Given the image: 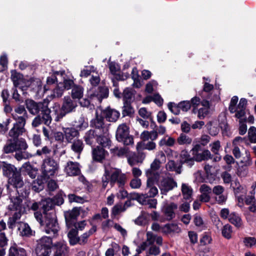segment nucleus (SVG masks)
<instances>
[{
    "label": "nucleus",
    "instance_id": "33",
    "mask_svg": "<svg viewBox=\"0 0 256 256\" xmlns=\"http://www.w3.org/2000/svg\"><path fill=\"white\" fill-rule=\"evenodd\" d=\"M181 190L184 198L186 200H190L193 193V190L192 187L188 184H182Z\"/></svg>",
    "mask_w": 256,
    "mask_h": 256
},
{
    "label": "nucleus",
    "instance_id": "2",
    "mask_svg": "<svg viewBox=\"0 0 256 256\" xmlns=\"http://www.w3.org/2000/svg\"><path fill=\"white\" fill-rule=\"evenodd\" d=\"M126 180V174L122 173L120 169L106 166L104 173L102 178V188H105L108 182L111 186L116 184L118 187H122Z\"/></svg>",
    "mask_w": 256,
    "mask_h": 256
},
{
    "label": "nucleus",
    "instance_id": "21",
    "mask_svg": "<svg viewBox=\"0 0 256 256\" xmlns=\"http://www.w3.org/2000/svg\"><path fill=\"white\" fill-rule=\"evenodd\" d=\"M3 174L10 179L18 172L15 166L11 164L4 162L2 166Z\"/></svg>",
    "mask_w": 256,
    "mask_h": 256
},
{
    "label": "nucleus",
    "instance_id": "24",
    "mask_svg": "<svg viewBox=\"0 0 256 256\" xmlns=\"http://www.w3.org/2000/svg\"><path fill=\"white\" fill-rule=\"evenodd\" d=\"M84 88L80 85H76L72 88L71 90V98L74 100H80L84 96Z\"/></svg>",
    "mask_w": 256,
    "mask_h": 256
},
{
    "label": "nucleus",
    "instance_id": "40",
    "mask_svg": "<svg viewBox=\"0 0 256 256\" xmlns=\"http://www.w3.org/2000/svg\"><path fill=\"white\" fill-rule=\"evenodd\" d=\"M98 132L92 130H90L88 131L84 136V140L87 144L92 145L94 139L96 137L97 138Z\"/></svg>",
    "mask_w": 256,
    "mask_h": 256
},
{
    "label": "nucleus",
    "instance_id": "37",
    "mask_svg": "<svg viewBox=\"0 0 256 256\" xmlns=\"http://www.w3.org/2000/svg\"><path fill=\"white\" fill-rule=\"evenodd\" d=\"M13 138V141L14 144L16 147V151H23L26 150L28 146L26 142L24 139H18V138Z\"/></svg>",
    "mask_w": 256,
    "mask_h": 256
},
{
    "label": "nucleus",
    "instance_id": "17",
    "mask_svg": "<svg viewBox=\"0 0 256 256\" xmlns=\"http://www.w3.org/2000/svg\"><path fill=\"white\" fill-rule=\"evenodd\" d=\"M161 232L166 234H178L181 232L180 228L176 224L170 223L166 224L162 226Z\"/></svg>",
    "mask_w": 256,
    "mask_h": 256
},
{
    "label": "nucleus",
    "instance_id": "50",
    "mask_svg": "<svg viewBox=\"0 0 256 256\" xmlns=\"http://www.w3.org/2000/svg\"><path fill=\"white\" fill-rule=\"evenodd\" d=\"M32 189L37 192L43 190L44 188V182L41 178H38L36 180H34L32 184Z\"/></svg>",
    "mask_w": 256,
    "mask_h": 256
},
{
    "label": "nucleus",
    "instance_id": "30",
    "mask_svg": "<svg viewBox=\"0 0 256 256\" xmlns=\"http://www.w3.org/2000/svg\"><path fill=\"white\" fill-rule=\"evenodd\" d=\"M182 165L180 163H176L173 160H170L166 165L167 170L170 172H176L177 174L181 173Z\"/></svg>",
    "mask_w": 256,
    "mask_h": 256
},
{
    "label": "nucleus",
    "instance_id": "18",
    "mask_svg": "<svg viewBox=\"0 0 256 256\" xmlns=\"http://www.w3.org/2000/svg\"><path fill=\"white\" fill-rule=\"evenodd\" d=\"M104 148L97 146L92 149V158L97 162H101L106 158L108 152L104 149Z\"/></svg>",
    "mask_w": 256,
    "mask_h": 256
},
{
    "label": "nucleus",
    "instance_id": "14",
    "mask_svg": "<svg viewBox=\"0 0 256 256\" xmlns=\"http://www.w3.org/2000/svg\"><path fill=\"white\" fill-rule=\"evenodd\" d=\"M64 170L68 176H78L80 173V164L77 162L68 161L65 166Z\"/></svg>",
    "mask_w": 256,
    "mask_h": 256
},
{
    "label": "nucleus",
    "instance_id": "16",
    "mask_svg": "<svg viewBox=\"0 0 256 256\" xmlns=\"http://www.w3.org/2000/svg\"><path fill=\"white\" fill-rule=\"evenodd\" d=\"M178 208V205L172 202L164 206L162 210V212L165 218L167 220H170L175 216L174 210Z\"/></svg>",
    "mask_w": 256,
    "mask_h": 256
},
{
    "label": "nucleus",
    "instance_id": "1",
    "mask_svg": "<svg viewBox=\"0 0 256 256\" xmlns=\"http://www.w3.org/2000/svg\"><path fill=\"white\" fill-rule=\"evenodd\" d=\"M12 116L16 122L8 134L11 138H16L24 132V126L28 116L24 106L20 105L14 108Z\"/></svg>",
    "mask_w": 256,
    "mask_h": 256
},
{
    "label": "nucleus",
    "instance_id": "3",
    "mask_svg": "<svg viewBox=\"0 0 256 256\" xmlns=\"http://www.w3.org/2000/svg\"><path fill=\"white\" fill-rule=\"evenodd\" d=\"M10 199L8 210L10 212L12 216L9 218L8 224L10 228L12 229L15 226L16 223L20 220L24 208L22 204V198L20 196H10Z\"/></svg>",
    "mask_w": 256,
    "mask_h": 256
},
{
    "label": "nucleus",
    "instance_id": "43",
    "mask_svg": "<svg viewBox=\"0 0 256 256\" xmlns=\"http://www.w3.org/2000/svg\"><path fill=\"white\" fill-rule=\"evenodd\" d=\"M71 149L76 153L80 154L84 148V144L82 140L76 139L72 142Z\"/></svg>",
    "mask_w": 256,
    "mask_h": 256
},
{
    "label": "nucleus",
    "instance_id": "25",
    "mask_svg": "<svg viewBox=\"0 0 256 256\" xmlns=\"http://www.w3.org/2000/svg\"><path fill=\"white\" fill-rule=\"evenodd\" d=\"M180 163L182 166L185 163L188 166H192L194 164V158L190 156L188 151L182 150L180 154Z\"/></svg>",
    "mask_w": 256,
    "mask_h": 256
},
{
    "label": "nucleus",
    "instance_id": "9",
    "mask_svg": "<svg viewBox=\"0 0 256 256\" xmlns=\"http://www.w3.org/2000/svg\"><path fill=\"white\" fill-rule=\"evenodd\" d=\"M25 104L30 113L32 115H36L39 112H42L48 104L45 102H36L32 100H26Z\"/></svg>",
    "mask_w": 256,
    "mask_h": 256
},
{
    "label": "nucleus",
    "instance_id": "20",
    "mask_svg": "<svg viewBox=\"0 0 256 256\" xmlns=\"http://www.w3.org/2000/svg\"><path fill=\"white\" fill-rule=\"evenodd\" d=\"M104 115L106 119L112 122H114L117 120L120 116L119 112L118 110L108 108L103 112Z\"/></svg>",
    "mask_w": 256,
    "mask_h": 256
},
{
    "label": "nucleus",
    "instance_id": "58",
    "mask_svg": "<svg viewBox=\"0 0 256 256\" xmlns=\"http://www.w3.org/2000/svg\"><path fill=\"white\" fill-rule=\"evenodd\" d=\"M211 151L215 154H218V152L221 148L220 140H216L210 145Z\"/></svg>",
    "mask_w": 256,
    "mask_h": 256
},
{
    "label": "nucleus",
    "instance_id": "63",
    "mask_svg": "<svg viewBox=\"0 0 256 256\" xmlns=\"http://www.w3.org/2000/svg\"><path fill=\"white\" fill-rule=\"evenodd\" d=\"M96 69L94 66H86V69H84L81 71L80 76L82 77H87L90 75L92 72H95Z\"/></svg>",
    "mask_w": 256,
    "mask_h": 256
},
{
    "label": "nucleus",
    "instance_id": "49",
    "mask_svg": "<svg viewBox=\"0 0 256 256\" xmlns=\"http://www.w3.org/2000/svg\"><path fill=\"white\" fill-rule=\"evenodd\" d=\"M96 231V228L95 226H92V228L88 232H86L83 234L80 237V241L78 243L80 244H84L87 242V240L88 238L92 235L94 232Z\"/></svg>",
    "mask_w": 256,
    "mask_h": 256
},
{
    "label": "nucleus",
    "instance_id": "36",
    "mask_svg": "<svg viewBox=\"0 0 256 256\" xmlns=\"http://www.w3.org/2000/svg\"><path fill=\"white\" fill-rule=\"evenodd\" d=\"M6 224L3 220L0 221V246H5L8 244V240L3 232L6 229Z\"/></svg>",
    "mask_w": 256,
    "mask_h": 256
},
{
    "label": "nucleus",
    "instance_id": "55",
    "mask_svg": "<svg viewBox=\"0 0 256 256\" xmlns=\"http://www.w3.org/2000/svg\"><path fill=\"white\" fill-rule=\"evenodd\" d=\"M160 162L158 159H154V160L150 164V168L148 169L146 171L158 172L157 170L160 168Z\"/></svg>",
    "mask_w": 256,
    "mask_h": 256
},
{
    "label": "nucleus",
    "instance_id": "45",
    "mask_svg": "<svg viewBox=\"0 0 256 256\" xmlns=\"http://www.w3.org/2000/svg\"><path fill=\"white\" fill-rule=\"evenodd\" d=\"M110 152L116 155L119 157L126 156H128L129 150L128 148L124 147L118 148V147H114L110 149Z\"/></svg>",
    "mask_w": 256,
    "mask_h": 256
},
{
    "label": "nucleus",
    "instance_id": "53",
    "mask_svg": "<svg viewBox=\"0 0 256 256\" xmlns=\"http://www.w3.org/2000/svg\"><path fill=\"white\" fill-rule=\"evenodd\" d=\"M133 94L132 89L129 88H125L122 93L124 100L129 102L131 100Z\"/></svg>",
    "mask_w": 256,
    "mask_h": 256
},
{
    "label": "nucleus",
    "instance_id": "34",
    "mask_svg": "<svg viewBox=\"0 0 256 256\" xmlns=\"http://www.w3.org/2000/svg\"><path fill=\"white\" fill-rule=\"evenodd\" d=\"M8 256H26V252L24 248L14 246L9 250Z\"/></svg>",
    "mask_w": 256,
    "mask_h": 256
},
{
    "label": "nucleus",
    "instance_id": "29",
    "mask_svg": "<svg viewBox=\"0 0 256 256\" xmlns=\"http://www.w3.org/2000/svg\"><path fill=\"white\" fill-rule=\"evenodd\" d=\"M130 203L131 202L130 200H128L125 202L124 204H116L112 209V214L114 216H116L120 213L124 212L128 207L130 206Z\"/></svg>",
    "mask_w": 256,
    "mask_h": 256
},
{
    "label": "nucleus",
    "instance_id": "52",
    "mask_svg": "<svg viewBox=\"0 0 256 256\" xmlns=\"http://www.w3.org/2000/svg\"><path fill=\"white\" fill-rule=\"evenodd\" d=\"M248 138L252 143H256V128L250 126L248 130Z\"/></svg>",
    "mask_w": 256,
    "mask_h": 256
},
{
    "label": "nucleus",
    "instance_id": "11",
    "mask_svg": "<svg viewBox=\"0 0 256 256\" xmlns=\"http://www.w3.org/2000/svg\"><path fill=\"white\" fill-rule=\"evenodd\" d=\"M54 253L52 256H68L69 248L66 242L60 241L52 244Z\"/></svg>",
    "mask_w": 256,
    "mask_h": 256
},
{
    "label": "nucleus",
    "instance_id": "39",
    "mask_svg": "<svg viewBox=\"0 0 256 256\" xmlns=\"http://www.w3.org/2000/svg\"><path fill=\"white\" fill-rule=\"evenodd\" d=\"M41 112L42 114V117L41 118L42 121L47 126L50 125L51 124L52 118L50 115V110L48 108V104Z\"/></svg>",
    "mask_w": 256,
    "mask_h": 256
},
{
    "label": "nucleus",
    "instance_id": "10",
    "mask_svg": "<svg viewBox=\"0 0 256 256\" xmlns=\"http://www.w3.org/2000/svg\"><path fill=\"white\" fill-rule=\"evenodd\" d=\"M158 186L161 194H166L168 192L177 187V184L174 179L170 178H165L159 182Z\"/></svg>",
    "mask_w": 256,
    "mask_h": 256
},
{
    "label": "nucleus",
    "instance_id": "5",
    "mask_svg": "<svg viewBox=\"0 0 256 256\" xmlns=\"http://www.w3.org/2000/svg\"><path fill=\"white\" fill-rule=\"evenodd\" d=\"M42 226L44 230L47 234L54 236L57 234L60 228L56 220L55 212L52 211L44 216Z\"/></svg>",
    "mask_w": 256,
    "mask_h": 256
},
{
    "label": "nucleus",
    "instance_id": "48",
    "mask_svg": "<svg viewBox=\"0 0 256 256\" xmlns=\"http://www.w3.org/2000/svg\"><path fill=\"white\" fill-rule=\"evenodd\" d=\"M206 126L208 131L209 134L212 136L217 135L219 132V128L214 124V122L210 121L206 124Z\"/></svg>",
    "mask_w": 256,
    "mask_h": 256
},
{
    "label": "nucleus",
    "instance_id": "4",
    "mask_svg": "<svg viewBox=\"0 0 256 256\" xmlns=\"http://www.w3.org/2000/svg\"><path fill=\"white\" fill-rule=\"evenodd\" d=\"M58 170V164L52 158L47 157L43 160L40 167L42 176L44 180L52 178Z\"/></svg>",
    "mask_w": 256,
    "mask_h": 256
},
{
    "label": "nucleus",
    "instance_id": "61",
    "mask_svg": "<svg viewBox=\"0 0 256 256\" xmlns=\"http://www.w3.org/2000/svg\"><path fill=\"white\" fill-rule=\"evenodd\" d=\"M168 108L170 111L176 115L179 114L180 113V108L179 104H176L174 102H170L168 104Z\"/></svg>",
    "mask_w": 256,
    "mask_h": 256
},
{
    "label": "nucleus",
    "instance_id": "19",
    "mask_svg": "<svg viewBox=\"0 0 256 256\" xmlns=\"http://www.w3.org/2000/svg\"><path fill=\"white\" fill-rule=\"evenodd\" d=\"M80 214V210L74 208L71 210L65 212L64 217L66 224L70 226Z\"/></svg>",
    "mask_w": 256,
    "mask_h": 256
},
{
    "label": "nucleus",
    "instance_id": "6",
    "mask_svg": "<svg viewBox=\"0 0 256 256\" xmlns=\"http://www.w3.org/2000/svg\"><path fill=\"white\" fill-rule=\"evenodd\" d=\"M77 106L78 102L76 100H74L69 96H64L61 107V112L58 114L55 118V120L58 122L66 114L74 112Z\"/></svg>",
    "mask_w": 256,
    "mask_h": 256
},
{
    "label": "nucleus",
    "instance_id": "27",
    "mask_svg": "<svg viewBox=\"0 0 256 256\" xmlns=\"http://www.w3.org/2000/svg\"><path fill=\"white\" fill-rule=\"evenodd\" d=\"M146 176L147 178V186H152L158 182L160 178V174L158 172H154L146 170Z\"/></svg>",
    "mask_w": 256,
    "mask_h": 256
},
{
    "label": "nucleus",
    "instance_id": "60",
    "mask_svg": "<svg viewBox=\"0 0 256 256\" xmlns=\"http://www.w3.org/2000/svg\"><path fill=\"white\" fill-rule=\"evenodd\" d=\"M160 252V248L158 246L155 245H152L148 248L147 254L149 256L153 255L154 256H158Z\"/></svg>",
    "mask_w": 256,
    "mask_h": 256
},
{
    "label": "nucleus",
    "instance_id": "56",
    "mask_svg": "<svg viewBox=\"0 0 256 256\" xmlns=\"http://www.w3.org/2000/svg\"><path fill=\"white\" fill-rule=\"evenodd\" d=\"M194 222L196 226L202 228L206 227V224L202 218L198 214H195L194 216Z\"/></svg>",
    "mask_w": 256,
    "mask_h": 256
},
{
    "label": "nucleus",
    "instance_id": "57",
    "mask_svg": "<svg viewBox=\"0 0 256 256\" xmlns=\"http://www.w3.org/2000/svg\"><path fill=\"white\" fill-rule=\"evenodd\" d=\"M234 113H235V117L240 120V122H241L243 121H246L245 110L236 108V110Z\"/></svg>",
    "mask_w": 256,
    "mask_h": 256
},
{
    "label": "nucleus",
    "instance_id": "64",
    "mask_svg": "<svg viewBox=\"0 0 256 256\" xmlns=\"http://www.w3.org/2000/svg\"><path fill=\"white\" fill-rule=\"evenodd\" d=\"M166 156L169 160L174 158H176L178 157V152L168 148L165 151Z\"/></svg>",
    "mask_w": 256,
    "mask_h": 256
},
{
    "label": "nucleus",
    "instance_id": "42",
    "mask_svg": "<svg viewBox=\"0 0 256 256\" xmlns=\"http://www.w3.org/2000/svg\"><path fill=\"white\" fill-rule=\"evenodd\" d=\"M228 220L236 227H240L242 224V220L240 217L236 212L230 214Z\"/></svg>",
    "mask_w": 256,
    "mask_h": 256
},
{
    "label": "nucleus",
    "instance_id": "22",
    "mask_svg": "<svg viewBox=\"0 0 256 256\" xmlns=\"http://www.w3.org/2000/svg\"><path fill=\"white\" fill-rule=\"evenodd\" d=\"M40 205L42 206L43 214L44 216L52 211L54 212L53 210L54 204L51 198H46L42 200Z\"/></svg>",
    "mask_w": 256,
    "mask_h": 256
},
{
    "label": "nucleus",
    "instance_id": "47",
    "mask_svg": "<svg viewBox=\"0 0 256 256\" xmlns=\"http://www.w3.org/2000/svg\"><path fill=\"white\" fill-rule=\"evenodd\" d=\"M192 138L182 133L177 138V142L180 145H188L192 142Z\"/></svg>",
    "mask_w": 256,
    "mask_h": 256
},
{
    "label": "nucleus",
    "instance_id": "32",
    "mask_svg": "<svg viewBox=\"0 0 256 256\" xmlns=\"http://www.w3.org/2000/svg\"><path fill=\"white\" fill-rule=\"evenodd\" d=\"M74 126L78 130H83L88 127V121L82 115L74 121Z\"/></svg>",
    "mask_w": 256,
    "mask_h": 256
},
{
    "label": "nucleus",
    "instance_id": "35",
    "mask_svg": "<svg viewBox=\"0 0 256 256\" xmlns=\"http://www.w3.org/2000/svg\"><path fill=\"white\" fill-rule=\"evenodd\" d=\"M11 78L16 88L21 89L22 91L26 90V87L21 86L22 80L21 79L20 74L13 72L12 74Z\"/></svg>",
    "mask_w": 256,
    "mask_h": 256
},
{
    "label": "nucleus",
    "instance_id": "28",
    "mask_svg": "<svg viewBox=\"0 0 256 256\" xmlns=\"http://www.w3.org/2000/svg\"><path fill=\"white\" fill-rule=\"evenodd\" d=\"M92 125L94 127L95 131L102 132L104 128H108L104 124L102 116H96V118L92 121Z\"/></svg>",
    "mask_w": 256,
    "mask_h": 256
},
{
    "label": "nucleus",
    "instance_id": "62",
    "mask_svg": "<svg viewBox=\"0 0 256 256\" xmlns=\"http://www.w3.org/2000/svg\"><path fill=\"white\" fill-rule=\"evenodd\" d=\"M4 151L6 154L13 152L16 151V147L13 140H10L9 144L4 147Z\"/></svg>",
    "mask_w": 256,
    "mask_h": 256
},
{
    "label": "nucleus",
    "instance_id": "26",
    "mask_svg": "<svg viewBox=\"0 0 256 256\" xmlns=\"http://www.w3.org/2000/svg\"><path fill=\"white\" fill-rule=\"evenodd\" d=\"M192 155L194 160H195L196 162L206 160L212 158V154L208 150H204L201 152L194 153Z\"/></svg>",
    "mask_w": 256,
    "mask_h": 256
},
{
    "label": "nucleus",
    "instance_id": "59",
    "mask_svg": "<svg viewBox=\"0 0 256 256\" xmlns=\"http://www.w3.org/2000/svg\"><path fill=\"white\" fill-rule=\"evenodd\" d=\"M238 97L234 96L231 100L228 107V110L231 114H234L236 110V104L238 102Z\"/></svg>",
    "mask_w": 256,
    "mask_h": 256
},
{
    "label": "nucleus",
    "instance_id": "44",
    "mask_svg": "<svg viewBox=\"0 0 256 256\" xmlns=\"http://www.w3.org/2000/svg\"><path fill=\"white\" fill-rule=\"evenodd\" d=\"M176 142V140L174 138L166 136L159 142L158 144L160 146H172L174 145Z\"/></svg>",
    "mask_w": 256,
    "mask_h": 256
},
{
    "label": "nucleus",
    "instance_id": "46",
    "mask_svg": "<svg viewBox=\"0 0 256 256\" xmlns=\"http://www.w3.org/2000/svg\"><path fill=\"white\" fill-rule=\"evenodd\" d=\"M10 180L16 188H22L24 184L23 181L18 172L14 176L11 178Z\"/></svg>",
    "mask_w": 256,
    "mask_h": 256
},
{
    "label": "nucleus",
    "instance_id": "41",
    "mask_svg": "<svg viewBox=\"0 0 256 256\" xmlns=\"http://www.w3.org/2000/svg\"><path fill=\"white\" fill-rule=\"evenodd\" d=\"M122 109V114L123 116H131L134 112V108L128 102H124Z\"/></svg>",
    "mask_w": 256,
    "mask_h": 256
},
{
    "label": "nucleus",
    "instance_id": "12",
    "mask_svg": "<svg viewBox=\"0 0 256 256\" xmlns=\"http://www.w3.org/2000/svg\"><path fill=\"white\" fill-rule=\"evenodd\" d=\"M88 96L91 100H97L100 102L103 98H106L108 96V90L106 86H101L94 92L90 90L88 92Z\"/></svg>",
    "mask_w": 256,
    "mask_h": 256
},
{
    "label": "nucleus",
    "instance_id": "51",
    "mask_svg": "<svg viewBox=\"0 0 256 256\" xmlns=\"http://www.w3.org/2000/svg\"><path fill=\"white\" fill-rule=\"evenodd\" d=\"M232 227L230 225L227 224L224 226L222 233V236L227 239H230L232 237Z\"/></svg>",
    "mask_w": 256,
    "mask_h": 256
},
{
    "label": "nucleus",
    "instance_id": "38",
    "mask_svg": "<svg viewBox=\"0 0 256 256\" xmlns=\"http://www.w3.org/2000/svg\"><path fill=\"white\" fill-rule=\"evenodd\" d=\"M68 236L70 245L74 246L80 241V237L78 236V232L76 229L70 230L68 234Z\"/></svg>",
    "mask_w": 256,
    "mask_h": 256
},
{
    "label": "nucleus",
    "instance_id": "7",
    "mask_svg": "<svg viewBox=\"0 0 256 256\" xmlns=\"http://www.w3.org/2000/svg\"><path fill=\"white\" fill-rule=\"evenodd\" d=\"M52 240L49 236H43L38 241L36 248L37 256H50L51 253Z\"/></svg>",
    "mask_w": 256,
    "mask_h": 256
},
{
    "label": "nucleus",
    "instance_id": "8",
    "mask_svg": "<svg viewBox=\"0 0 256 256\" xmlns=\"http://www.w3.org/2000/svg\"><path fill=\"white\" fill-rule=\"evenodd\" d=\"M128 130V127L125 124H122L118 126L116 132L117 140L126 146L134 143L132 137L129 136Z\"/></svg>",
    "mask_w": 256,
    "mask_h": 256
},
{
    "label": "nucleus",
    "instance_id": "23",
    "mask_svg": "<svg viewBox=\"0 0 256 256\" xmlns=\"http://www.w3.org/2000/svg\"><path fill=\"white\" fill-rule=\"evenodd\" d=\"M18 230L22 236L30 237L34 233L28 224L22 222H20Z\"/></svg>",
    "mask_w": 256,
    "mask_h": 256
},
{
    "label": "nucleus",
    "instance_id": "31",
    "mask_svg": "<svg viewBox=\"0 0 256 256\" xmlns=\"http://www.w3.org/2000/svg\"><path fill=\"white\" fill-rule=\"evenodd\" d=\"M156 148V144L150 141L146 143L139 142L136 144V148L137 151L142 150H152Z\"/></svg>",
    "mask_w": 256,
    "mask_h": 256
},
{
    "label": "nucleus",
    "instance_id": "54",
    "mask_svg": "<svg viewBox=\"0 0 256 256\" xmlns=\"http://www.w3.org/2000/svg\"><path fill=\"white\" fill-rule=\"evenodd\" d=\"M146 190H148L146 194H148L149 198H154L158 194V190L154 185L146 186Z\"/></svg>",
    "mask_w": 256,
    "mask_h": 256
},
{
    "label": "nucleus",
    "instance_id": "13",
    "mask_svg": "<svg viewBox=\"0 0 256 256\" xmlns=\"http://www.w3.org/2000/svg\"><path fill=\"white\" fill-rule=\"evenodd\" d=\"M96 140L102 147L109 148L111 144V141L108 128H104L102 132H98Z\"/></svg>",
    "mask_w": 256,
    "mask_h": 256
},
{
    "label": "nucleus",
    "instance_id": "15",
    "mask_svg": "<svg viewBox=\"0 0 256 256\" xmlns=\"http://www.w3.org/2000/svg\"><path fill=\"white\" fill-rule=\"evenodd\" d=\"M64 138L69 143L72 142L74 140L78 139L79 136L78 130L74 128H63Z\"/></svg>",
    "mask_w": 256,
    "mask_h": 256
}]
</instances>
